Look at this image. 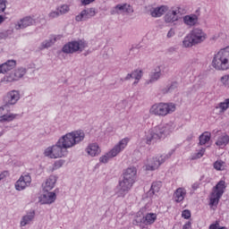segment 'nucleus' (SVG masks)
<instances>
[{"label": "nucleus", "mask_w": 229, "mask_h": 229, "mask_svg": "<svg viewBox=\"0 0 229 229\" xmlns=\"http://www.w3.org/2000/svg\"><path fill=\"white\" fill-rule=\"evenodd\" d=\"M85 140V132L81 130L73 131L62 136L55 145L47 148L44 151L45 157L47 158H64L67 157L71 148L81 144Z\"/></svg>", "instance_id": "obj_1"}, {"label": "nucleus", "mask_w": 229, "mask_h": 229, "mask_svg": "<svg viewBox=\"0 0 229 229\" xmlns=\"http://www.w3.org/2000/svg\"><path fill=\"white\" fill-rule=\"evenodd\" d=\"M174 128H176V124L173 122L157 125L145 132L143 140L148 144V146L157 144L158 140H162V139H165L167 135L173 133V131H174Z\"/></svg>", "instance_id": "obj_2"}, {"label": "nucleus", "mask_w": 229, "mask_h": 229, "mask_svg": "<svg viewBox=\"0 0 229 229\" xmlns=\"http://www.w3.org/2000/svg\"><path fill=\"white\" fill-rule=\"evenodd\" d=\"M137 178V168L129 167L125 170L123 174V180L119 182L116 186L114 194L117 198H125L126 194L130 192L133 183H135V179Z\"/></svg>", "instance_id": "obj_3"}, {"label": "nucleus", "mask_w": 229, "mask_h": 229, "mask_svg": "<svg viewBox=\"0 0 229 229\" xmlns=\"http://www.w3.org/2000/svg\"><path fill=\"white\" fill-rule=\"evenodd\" d=\"M211 66L215 71H229V46L214 55Z\"/></svg>", "instance_id": "obj_4"}, {"label": "nucleus", "mask_w": 229, "mask_h": 229, "mask_svg": "<svg viewBox=\"0 0 229 229\" xmlns=\"http://www.w3.org/2000/svg\"><path fill=\"white\" fill-rule=\"evenodd\" d=\"M207 40V32L201 28H193L190 33L183 38L182 46L184 47H192L199 44H203Z\"/></svg>", "instance_id": "obj_5"}, {"label": "nucleus", "mask_w": 229, "mask_h": 229, "mask_svg": "<svg viewBox=\"0 0 229 229\" xmlns=\"http://www.w3.org/2000/svg\"><path fill=\"white\" fill-rule=\"evenodd\" d=\"M130 142V138L125 137L122 139L119 143H116L113 148L99 157L100 164H108L112 158H115L119 153H123V149H126Z\"/></svg>", "instance_id": "obj_6"}, {"label": "nucleus", "mask_w": 229, "mask_h": 229, "mask_svg": "<svg viewBox=\"0 0 229 229\" xmlns=\"http://www.w3.org/2000/svg\"><path fill=\"white\" fill-rule=\"evenodd\" d=\"M175 151L176 148H172L167 154L148 159V163L144 165L145 171H157L162 164L165 163L166 160H169L174 155Z\"/></svg>", "instance_id": "obj_7"}, {"label": "nucleus", "mask_w": 229, "mask_h": 229, "mask_svg": "<svg viewBox=\"0 0 229 229\" xmlns=\"http://www.w3.org/2000/svg\"><path fill=\"white\" fill-rule=\"evenodd\" d=\"M176 105L174 103H157L154 104L149 110V113L153 115H158L159 117H165L169 114L175 112Z\"/></svg>", "instance_id": "obj_8"}, {"label": "nucleus", "mask_w": 229, "mask_h": 229, "mask_svg": "<svg viewBox=\"0 0 229 229\" xmlns=\"http://www.w3.org/2000/svg\"><path fill=\"white\" fill-rule=\"evenodd\" d=\"M138 214H141L143 216L140 222L138 220H134L133 225H144V226H151V225H154L158 217L157 213L149 212L148 206L141 208Z\"/></svg>", "instance_id": "obj_9"}, {"label": "nucleus", "mask_w": 229, "mask_h": 229, "mask_svg": "<svg viewBox=\"0 0 229 229\" xmlns=\"http://www.w3.org/2000/svg\"><path fill=\"white\" fill-rule=\"evenodd\" d=\"M89 47V45L87 44V41L83 40V39H80L77 41H71L68 42L67 44H65L63 47V53H65L66 55H72L74 53H78V51H80V53H81L83 51V49Z\"/></svg>", "instance_id": "obj_10"}, {"label": "nucleus", "mask_w": 229, "mask_h": 229, "mask_svg": "<svg viewBox=\"0 0 229 229\" xmlns=\"http://www.w3.org/2000/svg\"><path fill=\"white\" fill-rule=\"evenodd\" d=\"M226 189V182L225 181H219L216 185L213 188V191L210 197L209 205L211 207H217L219 205V199L225 194V191Z\"/></svg>", "instance_id": "obj_11"}, {"label": "nucleus", "mask_w": 229, "mask_h": 229, "mask_svg": "<svg viewBox=\"0 0 229 229\" xmlns=\"http://www.w3.org/2000/svg\"><path fill=\"white\" fill-rule=\"evenodd\" d=\"M183 14H185V9L183 7H172L171 10H169L164 17L165 22H166V24H173V22H177V21H180L181 15Z\"/></svg>", "instance_id": "obj_12"}, {"label": "nucleus", "mask_w": 229, "mask_h": 229, "mask_svg": "<svg viewBox=\"0 0 229 229\" xmlns=\"http://www.w3.org/2000/svg\"><path fill=\"white\" fill-rule=\"evenodd\" d=\"M31 185V175L30 174H22L15 182L16 191H24Z\"/></svg>", "instance_id": "obj_13"}, {"label": "nucleus", "mask_w": 229, "mask_h": 229, "mask_svg": "<svg viewBox=\"0 0 229 229\" xmlns=\"http://www.w3.org/2000/svg\"><path fill=\"white\" fill-rule=\"evenodd\" d=\"M111 15H123V13H133V7L129 4H118L110 11Z\"/></svg>", "instance_id": "obj_14"}, {"label": "nucleus", "mask_w": 229, "mask_h": 229, "mask_svg": "<svg viewBox=\"0 0 229 229\" xmlns=\"http://www.w3.org/2000/svg\"><path fill=\"white\" fill-rule=\"evenodd\" d=\"M8 107L6 106H2L0 107V123H12V121H15L18 117H21L19 114L13 113H6Z\"/></svg>", "instance_id": "obj_15"}, {"label": "nucleus", "mask_w": 229, "mask_h": 229, "mask_svg": "<svg viewBox=\"0 0 229 229\" xmlns=\"http://www.w3.org/2000/svg\"><path fill=\"white\" fill-rule=\"evenodd\" d=\"M28 72V69L24 67H18L13 74L6 75L4 80L8 83H12V81H18L21 78H24L25 74Z\"/></svg>", "instance_id": "obj_16"}, {"label": "nucleus", "mask_w": 229, "mask_h": 229, "mask_svg": "<svg viewBox=\"0 0 229 229\" xmlns=\"http://www.w3.org/2000/svg\"><path fill=\"white\" fill-rule=\"evenodd\" d=\"M19 99H21V93L17 90H11L6 94L4 98V101L5 103L4 106H6L8 108V106L12 105H17V101H19Z\"/></svg>", "instance_id": "obj_17"}, {"label": "nucleus", "mask_w": 229, "mask_h": 229, "mask_svg": "<svg viewBox=\"0 0 229 229\" xmlns=\"http://www.w3.org/2000/svg\"><path fill=\"white\" fill-rule=\"evenodd\" d=\"M182 22L188 28H194L199 24V13H191L182 17Z\"/></svg>", "instance_id": "obj_18"}, {"label": "nucleus", "mask_w": 229, "mask_h": 229, "mask_svg": "<svg viewBox=\"0 0 229 229\" xmlns=\"http://www.w3.org/2000/svg\"><path fill=\"white\" fill-rule=\"evenodd\" d=\"M96 15V9L95 8H88L84 9L75 17V21L77 22H81L82 21H89L91 17Z\"/></svg>", "instance_id": "obj_19"}, {"label": "nucleus", "mask_w": 229, "mask_h": 229, "mask_svg": "<svg viewBox=\"0 0 229 229\" xmlns=\"http://www.w3.org/2000/svg\"><path fill=\"white\" fill-rule=\"evenodd\" d=\"M36 22L37 21H35V19H33L31 16H26L17 21L14 28L15 30H24L29 26H33V24H36Z\"/></svg>", "instance_id": "obj_20"}, {"label": "nucleus", "mask_w": 229, "mask_h": 229, "mask_svg": "<svg viewBox=\"0 0 229 229\" xmlns=\"http://www.w3.org/2000/svg\"><path fill=\"white\" fill-rule=\"evenodd\" d=\"M33 221H35V210H30L21 217L20 226L22 228L28 225H33Z\"/></svg>", "instance_id": "obj_21"}, {"label": "nucleus", "mask_w": 229, "mask_h": 229, "mask_svg": "<svg viewBox=\"0 0 229 229\" xmlns=\"http://www.w3.org/2000/svg\"><path fill=\"white\" fill-rule=\"evenodd\" d=\"M55 201H56V193L53 191H47V193H44L40 197L41 205H51V203H55Z\"/></svg>", "instance_id": "obj_22"}, {"label": "nucleus", "mask_w": 229, "mask_h": 229, "mask_svg": "<svg viewBox=\"0 0 229 229\" xmlns=\"http://www.w3.org/2000/svg\"><path fill=\"white\" fill-rule=\"evenodd\" d=\"M15 65H17V62L15 60H8L0 64V74H6V72H10V71L15 69Z\"/></svg>", "instance_id": "obj_23"}, {"label": "nucleus", "mask_w": 229, "mask_h": 229, "mask_svg": "<svg viewBox=\"0 0 229 229\" xmlns=\"http://www.w3.org/2000/svg\"><path fill=\"white\" fill-rule=\"evenodd\" d=\"M56 180H58V177H56V175H50L47 179L45 183H43V190L45 191V192H49V191H53V189H55Z\"/></svg>", "instance_id": "obj_24"}, {"label": "nucleus", "mask_w": 229, "mask_h": 229, "mask_svg": "<svg viewBox=\"0 0 229 229\" xmlns=\"http://www.w3.org/2000/svg\"><path fill=\"white\" fill-rule=\"evenodd\" d=\"M56 40H57L56 36H52L48 39H45L43 42H41L38 49L39 51H44V49H49V47H53V46L56 44Z\"/></svg>", "instance_id": "obj_25"}, {"label": "nucleus", "mask_w": 229, "mask_h": 229, "mask_svg": "<svg viewBox=\"0 0 229 229\" xmlns=\"http://www.w3.org/2000/svg\"><path fill=\"white\" fill-rule=\"evenodd\" d=\"M85 151L89 157H98L101 153V148L98 143H89Z\"/></svg>", "instance_id": "obj_26"}, {"label": "nucleus", "mask_w": 229, "mask_h": 229, "mask_svg": "<svg viewBox=\"0 0 229 229\" xmlns=\"http://www.w3.org/2000/svg\"><path fill=\"white\" fill-rule=\"evenodd\" d=\"M185 196H187V190L185 188H177L174 192V201L175 203H182L185 199Z\"/></svg>", "instance_id": "obj_27"}, {"label": "nucleus", "mask_w": 229, "mask_h": 229, "mask_svg": "<svg viewBox=\"0 0 229 229\" xmlns=\"http://www.w3.org/2000/svg\"><path fill=\"white\" fill-rule=\"evenodd\" d=\"M160 76H162V70L160 66H157L153 72L149 74V80L147 81V84L155 83L160 80Z\"/></svg>", "instance_id": "obj_28"}, {"label": "nucleus", "mask_w": 229, "mask_h": 229, "mask_svg": "<svg viewBox=\"0 0 229 229\" xmlns=\"http://www.w3.org/2000/svg\"><path fill=\"white\" fill-rule=\"evenodd\" d=\"M169 8L166 5H161L159 7H154L150 10L151 17L158 18L162 17Z\"/></svg>", "instance_id": "obj_29"}, {"label": "nucleus", "mask_w": 229, "mask_h": 229, "mask_svg": "<svg viewBox=\"0 0 229 229\" xmlns=\"http://www.w3.org/2000/svg\"><path fill=\"white\" fill-rule=\"evenodd\" d=\"M229 108V98H225L224 101L216 105L215 110H218L217 114L223 115Z\"/></svg>", "instance_id": "obj_30"}, {"label": "nucleus", "mask_w": 229, "mask_h": 229, "mask_svg": "<svg viewBox=\"0 0 229 229\" xmlns=\"http://www.w3.org/2000/svg\"><path fill=\"white\" fill-rule=\"evenodd\" d=\"M229 142V136L227 134H222L219 136L216 141V146H218V148H225Z\"/></svg>", "instance_id": "obj_31"}, {"label": "nucleus", "mask_w": 229, "mask_h": 229, "mask_svg": "<svg viewBox=\"0 0 229 229\" xmlns=\"http://www.w3.org/2000/svg\"><path fill=\"white\" fill-rule=\"evenodd\" d=\"M210 137H211V134L208 131H205L204 133H202L199 138V146H205V144H208V142H210Z\"/></svg>", "instance_id": "obj_32"}, {"label": "nucleus", "mask_w": 229, "mask_h": 229, "mask_svg": "<svg viewBox=\"0 0 229 229\" xmlns=\"http://www.w3.org/2000/svg\"><path fill=\"white\" fill-rule=\"evenodd\" d=\"M178 89V82H172L170 85L162 89L163 94H169V92H174Z\"/></svg>", "instance_id": "obj_33"}, {"label": "nucleus", "mask_w": 229, "mask_h": 229, "mask_svg": "<svg viewBox=\"0 0 229 229\" xmlns=\"http://www.w3.org/2000/svg\"><path fill=\"white\" fill-rule=\"evenodd\" d=\"M213 167L216 171H225V169H226V163L223 160H216L214 163Z\"/></svg>", "instance_id": "obj_34"}, {"label": "nucleus", "mask_w": 229, "mask_h": 229, "mask_svg": "<svg viewBox=\"0 0 229 229\" xmlns=\"http://www.w3.org/2000/svg\"><path fill=\"white\" fill-rule=\"evenodd\" d=\"M142 70H135L134 72H132V79L135 80V81L133 82L134 85H137V83H139V81H140V78H142Z\"/></svg>", "instance_id": "obj_35"}, {"label": "nucleus", "mask_w": 229, "mask_h": 229, "mask_svg": "<svg viewBox=\"0 0 229 229\" xmlns=\"http://www.w3.org/2000/svg\"><path fill=\"white\" fill-rule=\"evenodd\" d=\"M59 15H65V13H69V11L71 10V8L69 7L68 4H62V5H59L57 8H56Z\"/></svg>", "instance_id": "obj_36"}, {"label": "nucleus", "mask_w": 229, "mask_h": 229, "mask_svg": "<svg viewBox=\"0 0 229 229\" xmlns=\"http://www.w3.org/2000/svg\"><path fill=\"white\" fill-rule=\"evenodd\" d=\"M162 187V182H154L150 188V192L152 194H157L160 191V188Z\"/></svg>", "instance_id": "obj_37"}, {"label": "nucleus", "mask_w": 229, "mask_h": 229, "mask_svg": "<svg viewBox=\"0 0 229 229\" xmlns=\"http://www.w3.org/2000/svg\"><path fill=\"white\" fill-rule=\"evenodd\" d=\"M220 83L225 89H229V73L225 74L220 78Z\"/></svg>", "instance_id": "obj_38"}, {"label": "nucleus", "mask_w": 229, "mask_h": 229, "mask_svg": "<svg viewBox=\"0 0 229 229\" xmlns=\"http://www.w3.org/2000/svg\"><path fill=\"white\" fill-rule=\"evenodd\" d=\"M64 164H65V160H64V159L56 160L54 163L53 170L56 171V169H60V167H62L64 165Z\"/></svg>", "instance_id": "obj_39"}, {"label": "nucleus", "mask_w": 229, "mask_h": 229, "mask_svg": "<svg viewBox=\"0 0 229 229\" xmlns=\"http://www.w3.org/2000/svg\"><path fill=\"white\" fill-rule=\"evenodd\" d=\"M60 17V13H58V10L56 11H51L49 13H48V18L49 19H56Z\"/></svg>", "instance_id": "obj_40"}, {"label": "nucleus", "mask_w": 229, "mask_h": 229, "mask_svg": "<svg viewBox=\"0 0 229 229\" xmlns=\"http://www.w3.org/2000/svg\"><path fill=\"white\" fill-rule=\"evenodd\" d=\"M6 10V0H0V13H3Z\"/></svg>", "instance_id": "obj_41"}, {"label": "nucleus", "mask_w": 229, "mask_h": 229, "mask_svg": "<svg viewBox=\"0 0 229 229\" xmlns=\"http://www.w3.org/2000/svg\"><path fill=\"white\" fill-rule=\"evenodd\" d=\"M182 217L184 219H189L191 217V211L189 209L183 210L182 212Z\"/></svg>", "instance_id": "obj_42"}, {"label": "nucleus", "mask_w": 229, "mask_h": 229, "mask_svg": "<svg viewBox=\"0 0 229 229\" xmlns=\"http://www.w3.org/2000/svg\"><path fill=\"white\" fill-rule=\"evenodd\" d=\"M174 35H176V31L174 30V29H170V30L167 32V38H173V37H174Z\"/></svg>", "instance_id": "obj_43"}, {"label": "nucleus", "mask_w": 229, "mask_h": 229, "mask_svg": "<svg viewBox=\"0 0 229 229\" xmlns=\"http://www.w3.org/2000/svg\"><path fill=\"white\" fill-rule=\"evenodd\" d=\"M205 151H206L205 148H202L201 149H199L198 151V153L196 154V157L197 158H201V157H203L205 155Z\"/></svg>", "instance_id": "obj_44"}, {"label": "nucleus", "mask_w": 229, "mask_h": 229, "mask_svg": "<svg viewBox=\"0 0 229 229\" xmlns=\"http://www.w3.org/2000/svg\"><path fill=\"white\" fill-rule=\"evenodd\" d=\"M7 176H10V173L8 171H4L0 174V182L4 180Z\"/></svg>", "instance_id": "obj_45"}, {"label": "nucleus", "mask_w": 229, "mask_h": 229, "mask_svg": "<svg viewBox=\"0 0 229 229\" xmlns=\"http://www.w3.org/2000/svg\"><path fill=\"white\" fill-rule=\"evenodd\" d=\"M96 0H81V3L83 6H87V4H90V3H94Z\"/></svg>", "instance_id": "obj_46"}, {"label": "nucleus", "mask_w": 229, "mask_h": 229, "mask_svg": "<svg viewBox=\"0 0 229 229\" xmlns=\"http://www.w3.org/2000/svg\"><path fill=\"white\" fill-rule=\"evenodd\" d=\"M182 229H192V224L191 222H187L186 224H184V225L182 226Z\"/></svg>", "instance_id": "obj_47"}, {"label": "nucleus", "mask_w": 229, "mask_h": 229, "mask_svg": "<svg viewBox=\"0 0 229 229\" xmlns=\"http://www.w3.org/2000/svg\"><path fill=\"white\" fill-rule=\"evenodd\" d=\"M218 228H219V223L216 222L215 224H211L208 229H218Z\"/></svg>", "instance_id": "obj_48"}, {"label": "nucleus", "mask_w": 229, "mask_h": 229, "mask_svg": "<svg viewBox=\"0 0 229 229\" xmlns=\"http://www.w3.org/2000/svg\"><path fill=\"white\" fill-rule=\"evenodd\" d=\"M191 189L193 191H198V189H199V182L193 183L192 186H191Z\"/></svg>", "instance_id": "obj_49"}, {"label": "nucleus", "mask_w": 229, "mask_h": 229, "mask_svg": "<svg viewBox=\"0 0 229 229\" xmlns=\"http://www.w3.org/2000/svg\"><path fill=\"white\" fill-rule=\"evenodd\" d=\"M133 78V73H128L124 78L125 81L131 80Z\"/></svg>", "instance_id": "obj_50"}, {"label": "nucleus", "mask_w": 229, "mask_h": 229, "mask_svg": "<svg viewBox=\"0 0 229 229\" xmlns=\"http://www.w3.org/2000/svg\"><path fill=\"white\" fill-rule=\"evenodd\" d=\"M4 21H5V18L3 15H0V24H3Z\"/></svg>", "instance_id": "obj_51"}, {"label": "nucleus", "mask_w": 229, "mask_h": 229, "mask_svg": "<svg viewBox=\"0 0 229 229\" xmlns=\"http://www.w3.org/2000/svg\"><path fill=\"white\" fill-rule=\"evenodd\" d=\"M218 229H228V228H226L225 226H220V225H218Z\"/></svg>", "instance_id": "obj_52"}]
</instances>
